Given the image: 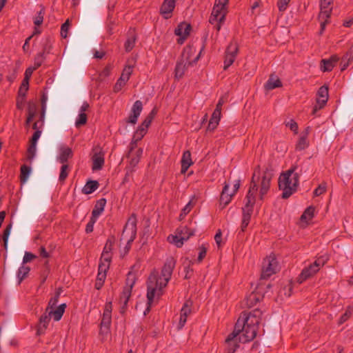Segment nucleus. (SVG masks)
Returning a JSON list of instances; mask_svg holds the SVG:
<instances>
[{
  "instance_id": "6e6d98bb",
  "label": "nucleus",
  "mask_w": 353,
  "mask_h": 353,
  "mask_svg": "<svg viewBox=\"0 0 353 353\" xmlns=\"http://www.w3.org/2000/svg\"><path fill=\"white\" fill-rule=\"evenodd\" d=\"M12 225L11 224L8 225L6 228L3 231V241L4 243L5 248L7 247L8 240V237L10 233Z\"/></svg>"
},
{
  "instance_id": "c85d7f7f",
  "label": "nucleus",
  "mask_w": 353,
  "mask_h": 353,
  "mask_svg": "<svg viewBox=\"0 0 353 353\" xmlns=\"http://www.w3.org/2000/svg\"><path fill=\"white\" fill-rule=\"evenodd\" d=\"M259 301V297L257 294H250L242 302V306L245 307H252Z\"/></svg>"
},
{
  "instance_id": "473e14b6",
  "label": "nucleus",
  "mask_w": 353,
  "mask_h": 353,
  "mask_svg": "<svg viewBox=\"0 0 353 353\" xmlns=\"http://www.w3.org/2000/svg\"><path fill=\"white\" fill-rule=\"evenodd\" d=\"M143 150L141 148H139L136 150L135 153L133 154V152L131 150L129 154V157L130 158V165L131 167H135L138 163L139 162L140 158L142 155Z\"/></svg>"
},
{
  "instance_id": "cd10ccee",
  "label": "nucleus",
  "mask_w": 353,
  "mask_h": 353,
  "mask_svg": "<svg viewBox=\"0 0 353 353\" xmlns=\"http://www.w3.org/2000/svg\"><path fill=\"white\" fill-rule=\"evenodd\" d=\"M137 40V35L134 30H130L128 34V39L125 43L126 52H130L134 46Z\"/></svg>"
},
{
  "instance_id": "4d7b16f0",
  "label": "nucleus",
  "mask_w": 353,
  "mask_h": 353,
  "mask_svg": "<svg viewBox=\"0 0 353 353\" xmlns=\"http://www.w3.org/2000/svg\"><path fill=\"white\" fill-rule=\"evenodd\" d=\"M193 205L192 201H190L182 210L181 213L180 214V219L184 218L191 210Z\"/></svg>"
},
{
  "instance_id": "3c124183",
  "label": "nucleus",
  "mask_w": 353,
  "mask_h": 353,
  "mask_svg": "<svg viewBox=\"0 0 353 353\" xmlns=\"http://www.w3.org/2000/svg\"><path fill=\"white\" fill-rule=\"evenodd\" d=\"M112 259V253H107V252H102L101 256V261L99 264H107L108 265V269L110 266V263Z\"/></svg>"
},
{
  "instance_id": "338daca9",
  "label": "nucleus",
  "mask_w": 353,
  "mask_h": 353,
  "mask_svg": "<svg viewBox=\"0 0 353 353\" xmlns=\"http://www.w3.org/2000/svg\"><path fill=\"white\" fill-rule=\"evenodd\" d=\"M329 19L330 18H324L323 19H319V20L321 23V29H320V32H319L320 34H323L326 25L330 22Z\"/></svg>"
},
{
  "instance_id": "dca6fc26",
  "label": "nucleus",
  "mask_w": 353,
  "mask_h": 353,
  "mask_svg": "<svg viewBox=\"0 0 353 353\" xmlns=\"http://www.w3.org/2000/svg\"><path fill=\"white\" fill-rule=\"evenodd\" d=\"M41 132L40 130H36L32 135V139L30 141V145L28 149L27 158L29 160L33 159L35 156L37 151V142L41 136Z\"/></svg>"
},
{
  "instance_id": "39448f33",
  "label": "nucleus",
  "mask_w": 353,
  "mask_h": 353,
  "mask_svg": "<svg viewBox=\"0 0 353 353\" xmlns=\"http://www.w3.org/2000/svg\"><path fill=\"white\" fill-rule=\"evenodd\" d=\"M65 307L66 304L63 303L61 304L55 310H48V308H46V312L39 319V324L37 325V335L39 336L44 333L52 316L54 321H59L64 313Z\"/></svg>"
},
{
  "instance_id": "f704fd0d",
  "label": "nucleus",
  "mask_w": 353,
  "mask_h": 353,
  "mask_svg": "<svg viewBox=\"0 0 353 353\" xmlns=\"http://www.w3.org/2000/svg\"><path fill=\"white\" fill-rule=\"evenodd\" d=\"M314 213V208L312 206L308 207L303 213L301 216V221L303 222H307L310 221L313 216Z\"/></svg>"
},
{
  "instance_id": "09e8293b",
  "label": "nucleus",
  "mask_w": 353,
  "mask_h": 353,
  "mask_svg": "<svg viewBox=\"0 0 353 353\" xmlns=\"http://www.w3.org/2000/svg\"><path fill=\"white\" fill-rule=\"evenodd\" d=\"M70 20L68 19L61 27V36L62 38L65 39L68 37V32L70 27Z\"/></svg>"
},
{
  "instance_id": "58836bf2",
  "label": "nucleus",
  "mask_w": 353,
  "mask_h": 353,
  "mask_svg": "<svg viewBox=\"0 0 353 353\" xmlns=\"http://www.w3.org/2000/svg\"><path fill=\"white\" fill-rule=\"evenodd\" d=\"M185 70V64L183 63V62H178L174 70L175 77L181 78L184 74Z\"/></svg>"
},
{
  "instance_id": "4468645a",
  "label": "nucleus",
  "mask_w": 353,
  "mask_h": 353,
  "mask_svg": "<svg viewBox=\"0 0 353 353\" xmlns=\"http://www.w3.org/2000/svg\"><path fill=\"white\" fill-rule=\"evenodd\" d=\"M203 48L204 46L202 47L201 51L196 57H192L193 55H194V54L196 53L195 48L190 46H186L183 50L181 58L188 62L192 61L196 63L200 58V55Z\"/></svg>"
},
{
  "instance_id": "ddd939ff",
  "label": "nucleus",
  "mask_w": 353,
  "mask_h": 353,
  "mask_svg": "<svg viewBox=\"0 0 353 353\" xmlns=\"http://www.w3.org/2000/svg\"><path fill=\"white\" fill-rule=\"evenodd\" d=\"M112 303L108 302L105 304L101 325L102 330H105L106 334H109V327L112 319Z\"/></svg>"
},
{
  "instance_id": "8fccbe9b",
  "label": "nucleus",
  "mask_w": 353,
  "mask_h": 353,
  "mask_svg": "<svg viewBox=\"0 0 353 353\" xmlns=\"http://www.w3.org/2000/svg\"><path fill=\"white\" fill-rule=\"evenodd\" d=\"M45 59L44 52L38 53L34 57V66L39 68L44 61Z\"/></svg>"
},
{
  "instance_id": "a878e982",
  "label": "nucleus",
  "mask_w": 353,
  "mask_h": 353,
  "mask_svg": "<svg viewBox=\"0 0 353 353\" xmlns=\"http://www.w3.org/2000/svg\"><path fill=\"white\" fill-rule=\"evenodd\" d=\"M192 163L190 152L185 151L181 159V173H185Z\"/></svg>"
},
{
  "instance_id": "9d476101",
  "label": "nucleus",
  "mask_w": 353,
  "mask_h": 353,
  "mask_svg": "<svg viewBox=\"0 0 353 353\" xmlns=\"http://www.w3.org/2000/svg\"><path fill=\"white\" fill-rule=\"evenodd\" d=\"M278 262L274 255H270L264 259L262 266L261 279H266L278 270Z\"/></svg>"
},
{
  "instance_id": "e433bc0d",
  "label": "nucleus",
  "mask_w": 353,
  "mask_h": 353,
  "mask_svg": "<svg viewBox=\"0 0 353 353\" xmlns=\"http://www.w3.org/2000/svg\"><path fill=\"white\" fill-rule=\"evenodd\" d=\"M27 90H19V94L17 99V106L19 109H22L25 102Z\"/></svg>"
},
{
  "instance_id": "7c9ffc66",
  "label": "nucleus",
  "mask_w": 353,
  "mask_h": 353,
  "mask_svg": "<svg viewBox=\"0 0 353 353\" xmlns=\"http://www.w3.org/2000/svg\"><path fill=\"white\" fill-rule=\"evenodd\" d=\"M72 157V151L69 147H61L60 148V154L58 158L61 163H65L69 159Z\"/></svg>"
},
{
  "instance_id": "37998d69",
  "label": "nucleus",
  "mask_w": 353,
  "mask_h": 353,
  "mask_svg": "<svg viewBox=\"0 0 353 353\" xmlns=\"http://www.w3.org/2000/svg\"><path fill=\"white\" fill-rule=\"evenodd\" d=\"M148 128H145L142 123L139 127L137 130L135 132L134 138L136 139V141L141 139L145 135Z\"/></svg>"
},
{
  "instance_id": "13d9d810",
  "label": "nucleus",
  "mask_w": 353,
  "mask_h": 353,
  "mask_svg": "<svg viewBox=\"0 0 353 353\" xmlns=\"http://www.w3.org/2000/svg\"><path fill=\"white\" fill-rule=\"evenodd\" d=\"M219 121L220 119L212 117L208 123V130L210 131L214 130L218 125Z\"/></svg>"
},
{
  "instance_id": "412c9836",
  "label": "nucleus",
  "mask_w": 353,
  "mask_h": 353,
  "mask_svg": "<svg viewBox=\"0 0 353 353\" xmlns=\"http://www.w3.org/2000/svg\"><path fill=\"white\" fill-rule=\"evenodd\" d=\"M142 106H143V105H142L141 101H135V103H134V105L132 106V108L131 110V114H130V116L127 120L128 123H130L132 124H135L137 123V119L139 117V115L142 111Z\"/></svg>"
},
{
  "instance_id": "2eb2a0df",
  "label": "nucleus",
  "mask_w": 353,
  "mask_h": 353,
  "mask_svg": "<svg viewBox=\"0 0 353 353\" xmlns=\"http://www.w3.org/2000/svg\"><path fill=\"white\" fill-rule=\"evenodd\" d=\"M239 336L233 331L225 339L228 353H234L239 347Z\"/></svg>"
},
{
  "instance_id": "774afa93",
  "label": "nucleus",
  "mask_w": 353,
  "mask_h": 353,
  "mask_svg": "<svg viewBox=\"0 0 353 353\" xmlns=\"http://www.w3.org/2000/svg\"><path fill=\"white\" fill-rule=\"evenodd\" d=\"M353 61V52L352 50L348 51L343 57L342 62L348 61V63Z\"/></svg>"
},
{
  "instance_id": "69168bd1",
  "label": "nucleus",
  "mask_w": 353,
  "mask_h": 353,
  "mask_svg": "<svg viewBox=\"0 0 353 353\" xmlns=\"http://www.w3.org/2000/svg\"><path fill=\"white\" fill-rule=\"evenodd\" d=\"M178 234H179L181 236L182 235H188L190 233H192V235L194 234V232L191 230L190 228H188L187 227H182L179 230H178L177 232Z\"/></svg>"
},
{
  "instance_id": "4be33fe9",
  "label": "nucleus",
  "mask_w": 353,
  "mask_h": 353,
  "mask_svg": "<svg viewBox=\"0 0 353 353\" xmlns=\"http://www.w3.org/2000/svg\"><path fill=\"white\" fill-rule=\"evenodd\" d=\"M108 270L107 264H99V272L97 274V281L95 283V288L99 290L103 285L104 281L106 277V272Z\"/></svg>"
},
{
  "instance_id": "4c0bfd02",
  "label": "nucleus",
  "mask_w": 353,
  "mask_h": 353,
  "mask_svg": "<svg viewBox=\"0 0 353 353\" xmlns=\"http://www.w3.org/2000/svg\"><path fill=\"white\" fill-rule=\"evenodd\" d=\"M41 10L38 12L37 15L34 19V23L36 26H39L43 23V17L45 15V8L40 6Z\"/></svg>"
},
{
  "instance_id": "f03ea898",
  "label": "nucleus",
  "mask_w": 353,
  "mask_h": 353,
  "mask_svg": "<svg viewBox=\"0 0 353 353\" xmlns=\"http://www.w3.org/2000/svg\"><path fill=\"white\" fill-rule=\"evenodd\" d=\"M261 315V311L256 309L248 314L243 313L239 318L233 331L239 336L240 342L245 343L256 337Z\"/></svg>"
},
{
  "instance_id": "423d86ee",
  "label": "nucleus",
  "mask_w": 353,
  "mask_h": 353,
  "mask_svg": "<svg viewBox=\"0 0 353 353\" xmlns=\"http://www.w3.org/2000/svg\"><path fill=\"white\" fill-rule=\"evenodd\" d=\"M137 219L134 214H132L128 219L125 225L123 228L121 241H125L127 243L125 247V254H126L130 248V244L137 235Z\"/></svg>"
},
{
  "instance_id": "393cba45",
  "label": "nucleus",
  "mask_w": 353,
  "mask_h": 353,
  "mask_svg": "<svg viewBox=\"0 0 353 353\" xmlns=\"http://www.w3.org/2000/svg\"><path fill=\"white\" fill-rule=\"evenodd\" d=\"M92 170H101L104 164V155L102 152H99L95 153L92 157Z\"/></svg>"
},
{
  "instance_id": "1a4fd4ad",
  "label": "nucleus",
  "mask_w": 353,
  "mask_h": 353,
  "mask_svg": "<svg viewBox=\"0 0 353 353\" xmlns=\"http://www.w3.org/2000/svg\"><path fill=\"white\" fill-rule=\"evenodd\" d=\"M135 274L129 272L126 279V285L124 287L122 294L120 296V303L122 304L121 312H124L129 299L131 296L132 289L135 283Z\"/></svg>"
},
{
  "instance_id": "5fc2aeb1",
  "label": "nucleus",
  "mask_w": 353,
  "mask_h": 353,
  "mask_svg": "<svg viewBox=\"0 0 353 353\" xmlns=\"http://www.w3.org/2000/svg\"><path fill=\"white\" fill-rule=\"evenodd\" d=\"M68 165H66V164H64L62 165L61 168V172H60V175H59V181H63L66 177L68 176Z\"/></svg>"
},
{
  "instance_id": "b1692460",
  "label": "nucleus",
  "mask_w": 353,
  "mask_h": 353,
  "mask_svg": "<svg viewBox=\"0 0 353 353\" xmlns=\"http://www.w3.org/2000/svg\"><path fill=\"white\" fill-rule=\"evenodd\" d=\"M212 14L219 18L221 22H224L226 15V6H223L215 2Z\"/></svg>"
},
{
  "instance_id": "de8ad7c7",
  "label": "nucleus",
  "mask_w": 353,
  "mask_h": 353,
  "mask_svg": "<svg viewBox=\"0 0 353 353\" xmlns=\"http://www.w3.org/2000/svg\"><path fill=\"white\" fill-rule=\"evenodd\" d=\"M353 314V308L352 307H348L345 311V312L341 316L339 319V323L342 324L345 323L349 318Z\"/></svg>"
},
{
  "instance_id": "e2e57ef3",
  "label": "nucleus",
  "mask_w": 353,
  "mask_h": 353,
  "mask_svg": "<svg viewBox=\"0 0 353 353\" xmlns=\"http://www.w3.org/2000/svg\"><path fill=\"white\" fill-rule=\"evenodd\" d=\"M326 190V186L325 185L321 184L319 185L317 188L315 189L314 192V194L316 196L321 195L323 194Z\"/></svg>"
},
{
  "instance_id": "a211bd4d",
  "label": "nucleus",
  "mask_w": 353,
  "mask_h": 353,
  "mask_svg": "<svg viewBox=\"0 0 353 353\" xmlns=\"http://www.w3.org/2000/svg\"><path fill=\"white\" fill-rule=\"evenodd\" d=\"M192 303L190 301H186L182 307L180 312V319L179 323V329H181L186 323L188 316L191 314Z\"/></svg>"
},
{
  "instance_id": "49530a36",
  "label": "nucleus",
  "mask_w": 353,
  "mask_h": 353,
  "mask_svg": "<svg viewBox=\"0 0 353 353\" xmlns=\"http://www.w3.org/2000/svg\"><path fill=\"white\" fill-rule=\"evenodd\" d=\"M308 145L307 140V136H303L301 137L297 144L296 145V150H302L306 148Z\"/></svg>"
},
{
  "instance_id": "680f3d73",
  "label": "nucleus",
  "mask_w": 353,
  "mask_h": 353,
  "mask_svg": "<svg viewBox=\"0 0 353 353\" xmlns=\"http://www.w3.org/2000/svg\"><path fill=\"white\" fill-rule=\"evenodd\" d=\"M206 252L207 248L204 245H202L199 248V253L197 259L198 262L200 263L201 261H202V260L205 258L206 255Z\"/></svg>"
},
{
  "instance_id": "c756f323",
  "label": "nucleus",
  "mask_w": 353,
  "mask_h": 353,
  "mask_svg": "<svg viewBox=\"0 0 353 353\" xmlns=\"http://www.w3.org/2000/svg\"><path fill=\"white\" fill-rule=\"evenodd\" d=\"M282 86L283 84L279 78L274 74H272L265 85V88H276Z\"/></svg>"
},
{
  "instance_id": "aec40b11",
  "label": "nucleus",
  "mask_w": 353,
  "mask_h": 353,
  "mask_svg": "<svg viewBox=\"0 0 353 353\" xmlns=\"http://www.w3.org/2000/svg\"><path fill=\"white\" fill-rule=\"evenodd\" d=\"M174 8L175 0H164L160 8V13L165 19H169Z\"/></svg>"
},
{
  "instance_id": "6e6552de",
  "label": "nucleus",
  "mask_w": 353,
  "mask_h": 353,
  "mask_svg": "<svg viewBox=\"0 0 353 353\" xmlns=\"http://www.w3.org/2000/svg\"><path fill=\"white\" fill-rule=\"evenodd\" d=\"M327 258L319 257L313 263L304 268L297 278V281L302 283L303 281L313 277L320 269L326 263Z\"/></svg>"
},
{
  "instance_id": "c03bdc74",
  "label": "nucleus",
  "mask_w": 353,
  "mask_h": 353,
  "mask_svg": "<svg viewBox=\"0 0 353 353\" xmlns=\"http://www.w3.org/2000/svg\"><path fill=\"white\" fill-rule=\"evenodd\" d=\"M132 71H133V69H132V66H130V65L126 66L123 69V70L121 73V75L120 77V78H121V81H128Z\"/></svg>"
},
{
  "instance_id": "603ef678",
  "label": "nucleus",
  "mask_w": 353,
  "mask_h": 353,
  "mask_svg": "<svg viewBox=\"0 0 353 353\" xmlns=\"http://www.w3.org/2000/svg\"><path fill=\"white\" fill-rule=\"evenodd\" d=\"M87 122V115L84 112H80L78 119L76 120L75 125L77 127H80L85 124Z\"/></svg>"
},
{
  "instance_id": "79ce46f5",
  "label": "nucleus",
  "mask_w": 353,
  "mask_h": 353,
  "mask_svg": "<svg viewBox=\"0 0 353 353\" xmlns=\"http://www.w3.org/2000/svg\"><path fill=\"white\" fill-rule=\"evenodd\" d=\"M157 113V110L156 108H153V110L150 112V113L147 116L145 120L143 121L142 124L145 125V128H148L150 125L152 121L154 118L155 115Z\"/></svg>"
},
{
  "instance_id": "9b49d317",
  "label": "nucleus",
  "mask_w": 353,
  "mask_h": 353,
  "mask_svg": "<svg viewBox=\"0 0 353 353\" xmlns=\"http://www.w3.org/2000/svg\"><path fill=\"white\" fill-rule=\"evenodd\" d=\"M239 46L236 41H232L227 47L223 69L227 70L234 61L238 54Z\"/></svg>"
},
{
  "instance_id": "052dcab7",
  "label": "nucleus",
  "mask_w": 353,
  "mask_h": 353,
  "mask_svg": "<svg viewBox=\"0 0 353 353\" xmlns=\"http://www.w3.org/2000/svg\"><path fill=\"white\" fill-rule=\"evenodd\" d=\"M285 125L288 127L292 131H293L295 134L298 132V124L293 119L290 120Z\"/></svg>"
},
{
  "instance_id": "f3484780",
  "label": "nucleus",
  "mask_w": 353,
  "mask_h": 353,
  "mask_svg": "<svg viewBox=\"0 0 353 353\" xmlns=\"http://www.w3.org/2000/svg\"><path fill=\"white\" fill-rule=\"evenodd\" d=\"M339 60L337 55H332L327 59H322L320 62L321 70L323 72L332 71Z\"/></svg>"
},
{
  "instance_id": "f257e3e1",
  "label": "nucleus",
  "mask_w": 353,
  "mask_h": 353,
  "mask_svg": "<svg viewBox=\"0 0 353 353\" xmlns=\"http://www.w3.org/2000/svg\"><path fill=\"white\" fill-rule=\"evenodd\" d=\"M175 263V260L170 257L166 259L162 268L161 276L155 270L150 274L147 283L148 311L154 299H159L163 294V289L171 279Z\"/></svg>"
},
{
  "instance_id": "0eeeda50",
  "label": "nucleus",
  "mask_w": 353,
  "mask_h": 353,
  "mask_svg": "<svg viewBox=\"0 0 353 353\" xmlns=\"http://www.w3.org/2000/svg\"><path fill=\"white\" fill-rule=\"evenodd\" d=\"M255 186L256 185L254 183V181H253V183L252 186L249 188L248 192L246 196V203L245 205V207L243 208V218L241 223V230L243 232L245 230L250 221L253 205L255 203Z\"/></svg>"
},
{
  "instance_id": "c9c22d12",
  "label": "nucleus",
  "mask_w": 353,
  "mask_h": 353,
  "mask_svg": "<svg viewBox=\"0 0 353 353\" xmlns=\"http://www.w3.org/2000/svg\"><path fill=\"white\" fill-rule=\"evenodd\" d=\"M292 284L289 282L286 285L280 289L279 295L281 297H289L292 294Z\"/></svg>"
},
{
  "instance_id": "bf43d9fd",
  "label": "nucleus",
  "mask_w": 353,
  "mask_h": 353,
  "mask_svg": "<svg viewBox=\"0 0 353 353\" xmlns=\"http://www.w3.org/2000/svg\"><path fill=\"white\" fill-rule=\"evenodd\" d=\"M290 0H278L277 6L281 12H283L286 10Z\"/></svg>"
},
{
  "instance_id": "0e129e2a",
  "label": "nucleus",
  "mask_w": 353,
  "mask_h": 353,
  "mask_svg": "<svg viewBox=\"0 0 353 353\" xmlns=\"http://www.w3.org/2000/svg\"><path fill=\"white\" fill-rule=\"evenodd\" d=\"M184 28L185 39L189 35L190 32L192 29L190 24L185 22L181 23V29Z\"/></svg>"
},
{
  "instance_id": "72a5a7b5",
  "label": "nucleus",
  "mask_w": 353,
  "mask_h": 353,
  "mask_svg": "<svg viewBox=\"0 0 353 353\" xmlns=\"http://www.w3.org/2000/svg\"><path fill=\"white\" fill-rule=\"evenodd\" d=\"M99 183L97 181H90L86 183L82 189L83 193L89 194L97 189Z\"/></svg>"
},
{
  "instance_id": "ea45409f",
  "label": "nucleus",
  "mask_w": 353,
  "mask_h": 353,
  "mask_svg": "<svg viewBox=\"0 0 353 353\" xmlns=\"http://www.w3.org/2000/svg\"><path fill=\"white\" fill-rule=\"evenodd\" d=\"M31 169L30 167L26 166L25 165H22L21 168V181L22 183H25L30 173Z\"/></svg>"
},
{
  "instance_id": "a18cd8bd",
  "label": "nucleus",
  "mask_w": 353,
  "mask_h": 353,
  "mask_svg": "<svg viewBox=\"0 0 353 353\" xmlns=\"http://www.w3.org/2000/svg\"><path fill=\"white\" fill-rule=\"evenodd\" d=\"M30 272V268L28 266H22L19 269L18 278L19 279V283H20L22 280L28 275Z\"/></svg>"
},
{
  "instance_id": "a19ab883",
  "label": "nucleus",
  "mask_w": 353,
  "mask_h": 353,
  "mask_svg": "<svg viewBox=\"0 0 353 353\" xmlns=\"http://www.w3.org/2000/svg\"><path fill=\"white\" fill-rule=\"evenodd\" d=\"M60 289H59L54 296L53 297H52L50 301H49V303H48V306L47 308H48V310H52L53 307L54 306H56L57 303H58V300H59V298L60 296Z\"/></svg>"
},
{
  "instance_id": "5701e85b",
  "label": "nucleus",
  "mask_w": 353,
  "mask_h": 353,
  "mask_svg": "<svg viewBox=\"0 0 353 353\" xmlns=\"http://www.w3.org/2000/svg\"><path fill=\"white\" fill-rule=\"evenodd\" d=\"M332 3L331 2H325L321 1L320 4L321 11L319 14L318 19H323L324 18H330L332 8L330 7V6Z\"/></svg>"
},
{
  "instance_id": "2f4dec72",
  "label": "nucleus",
  "mask_w": 353,
  "mask_h": 353,
  "mask_svg": "<svg viewBox=\"0 0 353 353\" xmlns=\"http://www.w3.org/2000/svg\"><path fill=\"white\" fill-rule=\"evenodd\" d=\"M106 203V200L105 199H99L92 212V217L97 219V218L101 214V213L103 211L104 207Z\"/></svg>"
},
{
  "instance_id": "bb28decb",
  "label": "nucleus",
  "mask_w": 353,
  "mask_h": 353,
  "mask_svg": "<svg viewBox=\"0 0 353 353\" xmlns=\"http://www.w3.org/2000/svg\"><path fill=\"white\" fill-rule=\"evenodd\" d=\"M191 236H192V233H190L188 235H182L181 236L177 234L175 236H169L168 239L170 243H174L179 248L182 246L184 241H187Z\"/></svg>"
},
{
  "instance_id": "6ab92c4d",
  "label": "nucleus",
  "mask_w": 353,
  "mask_h": 353,
  "mask_svg": "<svg viewBox=\"0 0 353 353\" xmlns=\"http://www.w3.org/2000/svg\"><path fill=\"white\" fill-rule=\"evenodd\" d=\"M229 184L225 183L220 196V205L222 208H224L230 203L232 196L235 194L232 193V190H229Z\"/></svg>"
},
{
  "instance_id": "20e7f679",
  "label": "nucleus",
  "mask_w": 353,
  "mask_h": 353,
  "mask_svg": "<svg viewBox=\"0 0 353 353\" xmlns=\"http://www.w3.org/2000/svg\"><path fill=\"white\" fill-rule=\"evenodd\" d=\"M257 170H256L252 177L250 188L252 186L253 181L256 185L254 196L256 195L258 190L259 191V198L261 200L263 199L264 195L267 194L270 188V181L273 176L272 170L270 168H266L263 172L261 176L256 174Z\"/></svg>"
},
{
  "instance_id": "f8f14e48",
  "label": "nucleus",
  "mask_w": 353,
  "mask_h": 353,
  "mask_svg": "<svg viewBox=\"0 0 353 353\" xmlns=\"http://www.w3.org/2000/svg\"><path fill=\"white\" fill-rule=\"evenodd\" d=\"M329 98L328 90H319L316 93V105H314L312 114H315L316 112L323 108Z\"/></svg>"
},
{
  "instance_id": "7ed1b4c3",
  "label": "nucleus",
  "mask_w": 353,
  "mask_h": 353,
  "mask_svg": "<svg viewBox=\"0 0 353 353\" xmlns=\"http://www.w3.org/2000/svg\"><path fill=\"white\" fill-rule=\"evenodd\" d=\"M296 166L292 167L279 178V187L283 190L282 198H289L296 190L299 184V174L294 173Z\"/></svg>"
},
{
  "instance_id": "864d4df0",
  "label": "nucleus",
  "mask_w": 353,
  "mask_h": 353,
  "mask_svg": "<svg viewBox=\"0 0 353 353\" xmlns=\"http://www.w3.org/2000/svg\"><path fill=\"white\" fill-rule=\"evenodd\" d=\"M114 241V239L113 237L108 239V241H106V243L104 246L103 252L112 253Z\"/></svg>"
}]
</instances>
